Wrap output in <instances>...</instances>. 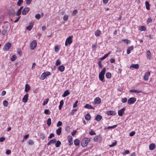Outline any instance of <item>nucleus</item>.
I'll list each match as a JSON object with an SVG mask.
<instances>
[{"label":"nucleus","mask_w":156,"mask_h":156,"mask_svg":"<svg viewBox=\"0 0 156 156\" xmlns=\"http://www.w3.org/2000/svg\"><path fill=\"white\" fill-rule=\"evenodd\" d=\"M122 41L124 42L126 44H128L129 43H130L131 41L130 40H128L127 39H123L122 40Z\"/></svg>","instance_id":"39"},{"label":"nucleus","mask_w":156,"mask_h":156,"mask_svg":"<svg viewBox=\"0 0 156 156\" xmlns=\"http://www.w3.org/2000/svg\"><path fill=\"white\" fill-rule=\"evenodd\" d=\"M30 10V8L29 7L25 8L22 12V14L23 15H26Z\"/></svg>","instance_id":"12"},{"label":"nucleus","mask_w":156,"mask_h":156,"mask_svg":"<svg viewBox=\"0 0 156 156\" xmlns=\"http://www.w3.org/2000/svg\"><path fill=\"white\" fill-rule=\"evenodd\" d=\"M125 110V108H123L122 109L118 110V114L119 116H122L123 115V113Z\"/></svg>","instance_id":"11"},{"label":"nucleus","mask_w":156,"mask_h":156,"mask_svg":"<svg viewBox=\"0 0 156 156\" xmlns=\"http://www.w3.org/2000/svg\"><path fill=\"white\" fill-rule=\"evenodd\" d=\"M28 144L29 145H32L34 144V142L32 140H30L28 141Z\"/></svg>","instance_id":"61"},{"label":"nucleus","mask_w":156,"mask_h":156,"mask_svg":"<svg viewBox=\"0 0 156 156\" xmlns=\"http://www.w3.org/2000/svg\"><path fill=\"white\" fill-rule=\"evenodd\" d=\"M62 128L60 127L56 131V133L58 135H59L62 132Z\"/></svg>","instance_id":"32"},{"label":"nucleus","mask_w":156,"mask_h":156,"mask_svg":"<svg viewBox=\"0 0 156 156\" xmlns=\"http://www.w3.org/2000/svg\"><path fill=\"white\" fill-rule=\"evenodd\" d=\"M91 118V116L89 113L86 114L85 115V119L87 121L90 120Z\"/></svg>","instance_id":"29"},{"label":"nucleus","mask_w":156,"mask_h":156,"mask_svg":"<svg viewBox=\"0 0 156 156\" xmlns=\"http://www.w3.org/2000/svg\"><path fill=\"white\" fill-rule=\"evenodd\" d=\"M117 144V142L116 141H115V142H113L112 143V144L109 145L110 147H112L115 146Z\"/></svg>","instance_id":"44"},{"label":"nucleus","mask_w":156,"mask_h":156,"mask_svg":"<svg viewBox=\"0 0 156 156\" xmlns=\"http://www.w3.org/2000/svg\"><path fill=\"white\" fill-rule=\"evenodd\" d=\"M59 50V46L58 45H56L55 48V51L56 52H58Z\"/></svg>","instance_id":"40"},{"label":"nucleus","mask_w":156,"mask_h":156,"mask_svg":"<svg viewBox=\"0 0 156 156\" xmlns=\"http://www.w3.org/2000/svg\"><path fill=\"white\" fill-rule=\"evenodd\" d=\"M129 153V151L128 150H125L124 152L122 153V154L125 155L126 154H128Z\"/></svg>","instance_id":"56"},{"label":"nucleus","mask_w":156,"mask_h":156,"mask_svg":"<svg viewBox=\"0 0 156 156\" xmlns=\"http://www.w3.org/2000/svg\"><path fill=\"white\" fill-rule=\"evenodd\" d=\"M133 46H131L129 47H128L127 50V54H129L131 52V51L133 50Z\"/></svg>","instance_id":"17"},{"label":"nucleus","mask_w":156,"mask_h":156,"mask_svg":"<svg viewBox=\"0 0 156 156\" xmlns=\"http://www.w3.org/2000/svg\"><path fill=\"white\" fill-rule=\"evenodd\" d=\"M54 136H55V135H54V133H51L48 137V138H49L50 139H51V138H52V137H54Z\"/></svg>","instance_id":"59"},{"label":"nucleus","mask_w":156,"mask_h":156,"mask_svg":"<svg viewBox=\"0 0 156 156\" xmlns=\"http://www.w3.org/2000/svg\"><path fill=\"white\" fill-rule=\"evenodd\" d=\"M10 48V43L8 42L6 44L4 45V47L3 49L4 51H8Z\"/></svg>","instance_id":"13"},{"label":"nucleus","mask_w":156,"mask_h":156,"mask_svg":"<svg viewBox=\"0 0 156 156\" xmlns=\"http://www.w3.org/2000/svg\"><path fill=\"white\" fill-rule=\"evenodd\" d=\"M155 148V145L154 144H151L149 145V149L150 150H153Z\"/></svg>","instance_id":"22"},{"label":"nucleus","mask_w":156,"mask_h":156,"mask_svg":"<svg viewBox=\"0 0 156 156\" xmlns=\"http://www.w3.org/2000/svg\"><path fill=\"white\" fill-rule=\"evenodd\" d=\"M62 125V122L60 121H58L57 124V127H59L61 126Z\"/></svg>","instance_id":"54"},{"label":"nucleus","mask_w":156,"mask_h":156,"mask_svg":"<svg viewBox=\"0 0 156 156\" xmlns=\"http://www.w3.org/2000/svg\"><path fill=\"white\" fill-rule=\"evenodd\" d=\"M34 24L33 22H31L30 23L29 25L27 27L26 29L29 30H30L32 29Z\"/></svg>","instance_id":"19"},{"label":"nucleus","mask_w":156,"mask_h":156,"mask_svg":"<svg viewBox=\"0 0 156 156\" xmlns=\"http://www.w3.org/2000/svg\"><path fill=\"white\" fill-rule=\"evenodd\" d=\"M145 4L146 9L148 10H149L150 9V5L149 2H148L147 1H146L145 3Z\"/></svg>","instance_id":"33"},{"label":"nucleus","mask_w":156,"mask_h":156,"mask_svg":"<svg viewBox=\"0 0 156 156\" xmlns=\"http://www.w3.org/2000/svg\"><path fill=\"white\" fill-rule=\"evenodd\" d=\"M78 101H76L75 103L74 104L73 106V108H75L77 106V103H78Z\"/></svg>","instance_id":"57"},{"label":"nucleus","mask_w":156,"mask_h":156,"mask_svg":"<svg viewBox=\"0 0 156 156\" xmlns=\"http://www.w3.org/2000/svg\"><path fill=\"white\" fill-rule=\"evenodd\" d=\"M35 17L38 20L41 18V15L40 14H37L36 15Z\"/></svg>","instance_id":"55"},{"label":"nucleus","mask_w":156,"mask_h":156,"mask_svg":"<svg viewBox=\"0 0 156 156\" xmlns=\"http://www.w3.org/2000/svg\"><path fill=\"white\" fill-rule=\"evenodd\" d=\"M68 18V16L66 14L63 17V19L64 20L66 21L67 20Z\"/></svg>","instance_id":"47"},{"label":"nucleus","mask_w":156,"mask_h":156,"mask_svg":"<svg viewBox=\"0 0 156 156\" xmlns=\"http://www.w3.org/2000/svg\"><path fill=\"white\" fill-rule=\"evenodd\" d=\"M30 89V86L28 84H26L25 86V91L26 92H28Z\"/></svg>","instance_id":"24"},{"label":"nucleus","mask_w":156,"mask_h":156,"mask_svg":"<svg viewBox=\"0 0 156 156\" xmlns=\"http://www.w3.org/2000/svg\"><path fill=\"white\" fill-rule=\"evenodd\" d=\"M70 94L68 90H67L64 92L63 94L62 95V97H65Z\"/></svg>","instance_id":"27"},{"label":"nucleus","mask_w":156,"mask_h":156,"mask_svg":"<svg viewBox=\"0 0 156 156\" xmlns=\"http://www.w3.org/2000/svg\"><path fill=\"white\" fill-rule=\"evenodd\" d=\"M106 70L105 68H104L101 71L99 75V80L102 82H104V75L105 73Z\"/></svg>","instance_id":"2"},{"label":"nucleus","mask_w":156,"mask_h":156,"mask_svg":"<svg viewBox=\"0 0 156 156\" xmlns=\"http://www.w3.org/2000/svg\"><path fill=\"white\" fill-rule=\"evenodd\" d=\"M23 2V0H19L17 3V5L18 6H20L21 3Z\"/></svg>","instance_id":"52"},{"label":"nucleus","mask_w":156,"mask_h":156,"mask_svg":"<svg viewBox=\"0 0 156 156\" xmlns=\"http://www.w3.org/2000/svg\"><path fill=\"white\" fill-rule=\"evenodd\" d=\"M129 92L133 93L134 92L135 93H136L137 94H139L140 93H141L142 92V91L140 90H131L129 91Z\"/></svg>","instance_id":"20"},{"label":"nucleus","mask_w":156,"mask_h":156,"mask_svg":"<svg viewBox=\"0 0 156 156\" xmlns=\"http://www.w3.org/2000/svg\"><path fill=\"white\" fill-rule=\"evenodd\" d=\"M136 101V98L134 97L130 98L128 100L127 103L128 104L131 105L134 104Z\"/></svg>","instance_id":"6"},{"label":"nucleus","mask_w":156,"mask_h":156,"mask_svg":"<svg viewBox=\"0 0 156 156\" xmlns=\"http://www.w3.org/2000/svg\"><path fill=\"white\" fill-rule=\"evenodd\" d=\"M51 74V73L48 71L44 72L41 75V79L42 80H44L46 77L49 76Z\"/></svg>","instance_id":"4"},{"label":"nucleus","mask_w":156,"mask_h":156,"mask_svg":"<svg viewBox=\"0 0 156 156\" xmlns=\"http://www.w3.org/2000/svg\"><path fill=\"white\" fill-rule=\"evenodd\" d=\"M102 118V117L100 115H98L95 117V119L97 122L100 121Z\"/></svg>","instance_id":"23"},{"label":"nucleus","mask_w":156,"mask_h":156,"mask_svg":"<svg viewBox=\"0 0 156 156\" xmlns=\"http://www.w3.org/2000/svg\"><path fill=\"white\" fill-rule=\"evenodd\" d=\"M65 129L67 133H69L70 132V127L69 126H66L65 127Z\"/></svg>","instance_id":"45"},{"label":"nucleus","mask_w":156,"mask_h":156,"mask_svg":"<svg viewBox=\"0 0 156 156\" xmlns=\"http://www.w3.org/2000/svg\"><path fill=\"white\" fill-rule=\"evenodd\" d=\"M101 98L98 97L94 99V101L92 103L94 105H95L96 104H99L101 103Z\"/></svg>","instance_id":"7"},{"label":"nucleus","mask_w":156,"mask_h":156,"mask_svg":"<svg viewBox=\"0 0 156 156\" xmlns=\"http://www.w3.org/2000/svg\"><path fill=\"white\" fill-rule=\"evenodd\" d=\"M56 142V140L55 139H53L51 140L47 144L49 146L51 144H55Z\"/></svg>","instance_id":"16"},{"label":"nucleus","mask_w":156,"mask_h":156,"mask_svg":"<svg viewBox=\"0 0 156 156\" xmlns=\"http://www.w3.org/2000/svg\"><path fill=\"white\" fill-rule=\"evenodd\" d=\"M28 98V94H26L24 95L22 99V101L24 103H26L27 102Z\"/></svg>","instance_id":"18"},{"label":"nucleus","mask_w":156,"mask_h":156,"mask_svg":"<svg viewBox=\"0 0 156 156\" xmlns=\"http://www.w3.org/2000/svg\"><path fill=\"white\" fill-rule=\"evenodd\" d=\"M16 58H17L16 56L15 55H14L12 56L11 58H10V60L12 61H14L15 60H16Z\"/></svg>","instance_id":"37"},{"label":"nucleus","mask_w":156,"mask_h":156,"mask_svg":"<svg viewBox=\"0 0 156 156\" xmlns=\"http://www.w3.org/2000/svg\"><path fill=\"white\" fill-rule=\"evenodd\" d=\"M98 66L99 68H101L102 67V65H101V61H99L98 62Z\"/></svg>","instance_id":"62"},{"label":"nucleus","mask_w":156,"mask_h":156,"mask_svg":"<svg viewBox=\"0 0 156 156\" xmlns=\"http://www.w3.org/2000/svg\"><path fill=\"white\" fill-rule=\"evenodd\" d=\"M51 124V119L50 118L48 119L47 122V124L48 125L50 126Z\"/></svg>","instance_id":"41"},{"label":"nucleus","mask_w":156,"mask_h":156,"mask_svg":"<svg viewBox=\"0 0 156 156\" xmlns=\"http://www.w3.org/2000/svg\"><path fill=\"white\" fill-rule=\"evenodd\" d=\"M151 73L149 71L147 72L144 75L143 78L145 80H147L149 79V76H150Z\"/></svg>","instance_id":"8"},{"label":"nucleus","mask_w":156,"mask_h":156,"mask_svg":"<svg viewBox=\"0 0 156 156\" xmlns=\"http://www.w3.org/2000/svg\"><path fill=\"white\" fill-rule=\"evenodd\" d=\"M139 67V65L137 64H132L130 66V68H135L136 69H138Z\"/></svg>","instance_id":"21"},{"label":"nucleus","mask_w":156,"mask_h":156,"mask_svg":"<svg viewBox=\"0 0 156 156\" xmlns=\"http://www.w3.org/2000/svg\"><path fill=\"white\" fill-rule=\"evenodd\" d=\"M73 37V35H71L69 36L66 39L65 43V45L66 46H67L68 44H70L73 42V39L72 38Z\"/></svg>","instance_id":"3"},{"label":"nucleus","mask_w":156,"mask_h":156,"mask_svg":"<svg viewBox=\"0 0 156 156\" xmlns=\"http://www.w3.org/2000/svg\"><path fill=\"white\" fill-rule=\"evenodd\" d=\"M55 143V146L56 147H59L61 144V142L59 140L57 141Z\"/></svg>","instance_id":"35"},{"label":"nucleus","mask_w":156,"mask_h":156,"mask_svg":"<svg viewBox=\"0 0 156 156\" xmlns=\"http://www.w3.org/2000/svg\"><path fill=\"white\" fill-rule=\"evenodd\" d=\"M84 108L88 109H95L94 107H93L91 105L88 104H86L84 106Z\"/></svg>","instance_id":"15"},{"label":"nucleus","mask_w":156,"mask_h":156,"mask_svg":"<svg viewBox=\"0 0 156 156\" xmlns=\"http://www.w3.org/2000/svg\"><path fill=\"white\" fill-rule=\"evenodd\" d=\"M74 144L76 146H79L80 144V141L78 139H76L74 141Z\"/></svg>","instance_id":"30"},{"label":"nucleus","mask_w":156,"mask_h":156,"mask_svg":"<svg viewBox=\"0 0 156 156\" xmlns=\"http://www.w3.org/2000/svg\"><path fill=\"white\" fill-rule=\"evenodd\" d=\"M135 133V132L134 131H132L129 133V136H132L134 135Z\"/></svg>","instance_id":"60"},{"label":"nucleus","mask_w":156,"mask_h":156,"mask_svg":"<svg viewBox=\"0 0 156 156\" xmlns=\"http://www.w3.org/2000/svg\"><path fill=\"white\" fill-rule=\"evenodd\" d=\"M101 34V31L99 30H97L95 32V35L97 37L100 36Z\"/></svg>","instance_id":"25"},{"label":"nucleus","mask_w":156,"mask_h":156,"mask_svg":"<svg viewBox=\"0 0 156 156\" xmlns=\"http://www.w3.org/2000/svg\"><path fill=\"white\" fill-rule=\"evenodd\" d=\"M49 101L48 98H46L44 99L43 103V105H45L47 104Z\"/></svg>","instance_id":"36"},{"label":"nucleus","mask_w":156,"mask_h":156,"mask_svg":"<svg viewBox=\"0 0 156 156\" xmlns=\"http://www.w3.org/2000/svg\"><path fill=\"white\" fill-rule=\"evenodd\" d=\"M21 11L18 10L16 12V14L17 16H19L21 14Z\"/></svg>","instance_id":"63"},{"label":"nucleus","mask_w":156,"mask_h":156,"mask_svg":"<svg viewBox=\"0 0 156 156\" xmlns=\"http://www.w3.org/2000/svg\"><path fill=\"white\" fill-rule=\"evenodd\" d=\"M90 138L88 137L84 138L82 140L81 145L84 147H86L88 145V143L90 140Z\"/></svg>","instance_id":"1"},{"label":"nucleus","mask_w":156,"mask_h":156,"mask_svg":"<svg viewBox=\"0 0 156 156\" xmlns=\"http://www.w3.org/2000/svg\"><path fill=\"white\" fill-rule=\"evenodd\" d=\"M146 54L147 58L150 59L151 58V53L150 51L149 50L147 51L146 53Z\"/></svg>","instance_id":"34"},{"label":"nucleus","mask_w":156,"mask_h":156,"mask_svg":"<svg viewBox=\"0 0 156 156\" xmlns=\"http://www.w3.org/2000/svg\"><path fill=\"white\" fill-rule=\"evenodd\" d=\"M117 126V125H114L112 126H108L107 128V129H113L114 128H116Z\"/></svg>","instance_id":"46"},{"label":"nucleus","mask_w":156,"mask_h":156,"mask_svg":"<svg viewBox=\"0 0 156 156\" xmlns=\"http://www.w3.org/2000/svg\"><path fill=\"white\" fill-rule=\"evenodd\" d=\"M64 101L63 100H61L60 102V104L59 105V109L61 110L62 109V107L63 105Z\"/></svg>","instance_id":"31"},{"label":"nucleus","mask_w":156,"mask_h":156,"mask_svg":"<svg viewBox=\"0 0 156 156\" xmlns=\"http://www.w3.org/2000/svg\"><path fill=\"white\" fill-rule=\"evenodd\" d=\"M78 11L76 9H75L73 11L72 13V16H74L76 15Z\"/></svg>","instance_id":"48"},{"label":"nucleus","mask_w":156,"mask_h":156,"mask_svg":"<svg viewBox=\"0 0 156 156\" xmlns=\"http://www.w3.org/2000/svg\"><path fill=\"white\" fill-rule=\"evenodd\" d=\"M111 53V52L110 51L109 52L107 53L103 57H101V60H103L105 59L106 57H107Z\"/></svg>","instance_id":"28"},{"label":"nucleus","mask_w":156,"mask_h":156,"mask_svg":"<svg viewBox=\"0 0 156 156\" xmlns=\"http://www.w3.org/2000/svg\"><path fill=\"white\" fill-rule=\"evenodd\" d=\"M65 67L62 65L58 68V70L61 72H63L65 70Z\"/></svg>","instance_id":"26"},{"label":"nucleus","mask_w":156,"mask_h":156,"mask_svg":"<svg viewBox=\"0 0 156 156\" xmlns=\"http://www.w3.org/2000/svg\"><path fill=\"white\" fill-rule=\"evenodd\" d=\"M94 142H100L102 140V137L100 136H97L93 139Z\"/></svg>","instance_id":"9"},{"label":"nucleus","mask_w":156,"mask_h":156,"mask_svg":"<svg viewBox=\"0 0 156 156\" xmlns=\"http://www.w3.org/2000/svg\"><path fill=\"white\" fill-rule=\"evenodd\" d=\"M8 102L6 100H4L3 102V105L5 107H7L8 105Z\"/></svg>","instance_id":"43"},{"label":"nucleus","mask_w":156,"mask_h":156,"mask_svg":"<svg viewBox=\"0 0 156 156\" xmlns=\"http://www.w3.org/2000/svg\"><path fill=\"white\" fill-rule=\"evenodd\" d=\"M127 98H122V99L121 101L123 103H125L127 101Z\"/></svg>","instance_id":"49"},{"label":"nucleus","mask_w":156,"mask_h":156,"mask_svg":"<svg viewBox=\"0 0 156 156\" xmlns=\"http://www.w3.org/2000/svg\"><path fill=\"white\" fill-rule=\"evenodd\" d=\"M37 44V41L35 40H33L30 44V49L32 50H34L36 47Z\"/></svg>","instance_id":"5"},{"label":"nucleus","mask_w":156,"mask_h":156,"mask_svg":"<svg viewBox=\"0 0 156 156\" xmlns=\"http://www.w3.org/2000/svg\"><path fill=\"white\" fill-rule=\"evenodd\" d=\"M89 134L91 135H93L96 134L95 132L92 129L89 133Z\"/></svg>","instance_id":"50"},{"label":"nucleus","mask_w":156,"mask_h":156,"mask_svg":"<svg viewBox=\"0 0 156 156\" xmlns=\"http://www.w3.org/2000/svg\"><path fill=\"white\" fill-rule=\"evenodd\" d=\"M20 18V16H19L16 19V20H15L14 21V23H17V22L19 20Z\"/></svg>","instance_id":"64"},{"label":"nucleus","mask_w":156,"mask_h":156,"mask_svg":"<svg viewBox=\"0 0 156 156\" xmlns=\"http://www.w3.org/2000/svg\"><path fill=\"white\" fill-rule=\"evenodd\" d=\"M106 114L108 115H114L116 114V112L115 111H107Z\"/></svg>","instance_id":"14"},{"label":"nucleus","mask_w":156,"mask_h":156,"mask_svg":"<svg viewBox=\"0 0 156 156\" xmlns=\"http://www.w3.org/2000/svg\"><path fill=\"white\" fill-rule=\"evenodd\" d=\"M152 22V20L150 18H149L147 19V24H149L150 23H151Z\"/></svg>","instance_id":"58"},{"label":"nucleus","mask_w":156,"mask_h":156,"mask_svg":"<svg viewBox=\"0 0 156 156\" xmlns=\"http://www.w3.org/2000/svg\"><path fill=\"white\" fill-rule=\"evenodd\" d=\"M44 113L47 115H49L50 114V112L48 109H45L44 111Z\"/></svg>","instance_id":"51"},{"label":"nucleus","mask_w":156,"mask_h":156,"mask_svg":"<svg viewBox=\"0 0 156 156\" xmlns=\"http://www.w3.org/2000/svg\"><path fill=\"white\" fill-rule=\"evenodd\" d=\"M67 139L69 145H72L73 144L72 137L71 136H68Z\"/></svg>","instance_id":"10"},{"label":"nucleus","mask_w":156,"mask_h":156,"mask_svg":"<svg viewBox=\"0 0 156 156\" xmlns=\"http://www.w3.org/2000/svg\"><path fill=\"white\" fill-rule=\"evenodd\" d=\"M105 76L107 78H110L111 77L112 75L110 73H106Z\"/></svg>","instance_id":"42"},{"label":"nucleus","mask_w":156,"mask_h":156,"mask_svg":"<svg viewBox=\"0 0 156 156\" xmlns=\"http://www.w3.org/2000/svg\"><path fill=\"white\" fill-rule=\"evenodd\" d=\"M61 63L60 61H59V59H57L55 63V65L56 66H58L60 65L61 64Z\"/></svg>","instance_id":"53"},{"label":"nucleus","mask_w":156,"mask_h":156,"mask_svg":"<svg viewBox=\"0 0 156 156\" xmlns=\"http://www.w3.org/2000/svg\"><path fill=\"white\" fill-rule=\"evenodd\" d=\"M146 27L144 26H142L140 27L139 30L141 31H145L146 30Z\"/></svg>","instance_id":"38"}]
</instances>
